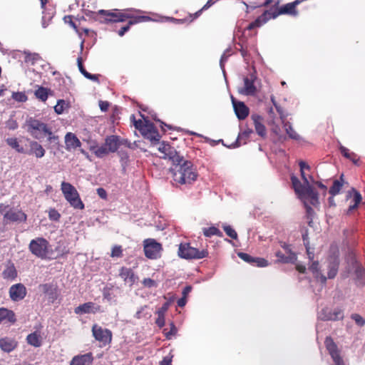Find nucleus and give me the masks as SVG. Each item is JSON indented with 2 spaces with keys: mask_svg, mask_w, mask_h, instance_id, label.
<instances>
[{
  "mask_svg": "<svg viewBox=\"0 0 365 365\" xmlns=\"http://www.w3.org/2000/svg\"><path fill=\"white\" fill-rule=\"evenodd\" d=\"M284 127L287 134L289 135L290 138L294 140H298L299 138V135L294 130V128H292V125L289 123H285Z\"/></svg>",
  "mask_w": 365,
  "mask_h": 365,
  "instance_id": "79ce46f5",
  "label": "nucleus"
},
{
  "mask_svg": "<svg viewBox=\"0 0 365 365\" xmlns=\"http://www.w3.org/2000/svg\"><path fill=\"white\" fill-rule=\"evenodd\" d=\"M324 344L335 365H345L340 355V351L331 336L326 337Z\"/></svg>",
  "mask_w": 365,
  "mask_h": 365,
  "instance_id": "9d476101",
  "label": "nucleus"
},
{
  "mask_svg": "<svg viewBox=\"0 0 365 365\" xmlns=\"http://www.w3.org/2000/svg\"><path fill=\"white\" fill-rule=\"evenodd\" d=\"M48 218L51 221H59L61 218V214L55 208H50L48 212Z\"/></svg>",
  "mask_w": 365,
  "mask_h": 365,
  "instance_id": "49530a36",
  "label": "nucleus"
},
{
  "mask_svg": "<svg viewBox=\"0 0 365 365\" xmlns=\"http://www.w3.org/2000/svg\"><path fill=\"white\" fill-rule=\"evenodd\" d=\"M257 88L254 84V80L248 77L244 78V87L239 90V92L246 96H253L255 94Z\"/></svg>",
  "mask_w": 365,
  "mask_h": 365,
  "instance_id": "b1692460",
  "label": "nucleus"
},
{
  "mask_svg": "<svg viewBox=\"0 0 365 365\" xmlns=\"http://www.w3.org/2000/svg\"><path fill=\"white\" fill-rule=\"evenodd\" d=\"M78 67L80 72L88 79H90L95 82H99L98 77L100 75L91 74L88 73L83 65L82 58L80 56L77 58Z\"/></svg>",
  "mask_w": 365,
  "mask_h": 365,
  "instance_id": "c85d7f7f",
  "label": "nucleus"
},
{
  "mask_svg": "<svg viewBox=\"0 0 365 365\" xmlns=\"http://www.w3.org/2000/svg\"><path fill=\"white\" fill-rule=\"evenodd\" d=\"M178 255L180 258L191 259H203L208 256V252L204 249L199 250L195 247L190 246V243H180L178 247Z\"/></svg>",
  "mask_w": 365,
  "mask_h": 365,
  "instance_id": "423d86ee",
  "label": "nucleus"
},
{
  "mask_svg": "<svg viewBox=\"0 0 365 365\" xmlns=\"http://www.w3.org/2000/svg\"><path fill=\"white\" fill-rule=\"evenodd\" d=\"M91 150L99 158H103L110 153L105 144L101 146H92Z\"/></svg>",
  "mask_w": 365,
  "mask_h": 365,
  "instance_id": "f704fd0d",
  "label": "nucleus"
},
{
  "mask_svg": "<svg viewBox=\"0 0 365 365\" xmlns=\"http://www.w3.org/2000/svg\"><path fill=\"white\" fill-rule=\"evenodd\" d=\"M43 293L48 297L50 302L53 303L58 297V290L56 285L52 284H43L39 286Z\"/></svg>",
  "mask_w": 365,
  "mask_h": 365,
  "instance_id": "f3484780",
  "label": "nucleus"
},
{
  "mask_svg": "<svg viewBox=\"0 0 365 365\" xmlns=\"http://www.w3.org/2000/svg\"><path fill=\"white\" fill-rule=\"evenodd\" d=\"M309 269L313 274L317 276L319 274V262L317 261L313 262Z\"/></svg>",
  "mask_w": 365,
  "mask_h": 365,
  "instance_id": "052dcab7",
  "label": "nucleus"
},
{
  "mask_svg": "<svg viewBox=\"0 0 365 365\" xmlns=\"http://www.w3.org/2000/svg\"><path fill=\"white\" fill-rule=\"evenodd\" d=\"M24 61L26 63H30L31 65H34L36 63H37L38 61L41 59V57L38 53H29V52H24Z\"/></svg>",
  "mask_w": 365,
  "mask_h": 365,
  "instance_id": "58836bf2",
  "label": "nucleus"
},
{
  "mask_svg": "<svg viewBox=\"0 0 365 365\" xmlns=\"http://www.w3.org/2000/svg\"><path fill=\"white\" fill-rule=\"evenodd\" d=\"M8 145L14 149L19 153H24V148L19 144V142L16 138H8L6 140Z\"/></svg>",
  "mask_w": 365,
  "mask_h": 365,
  "instance_id": "72a5a7b5",
  "label": "nucleus"
},
{
  "mask_svg": "<svg viewBox=\"0 0 365 365\" xmlns=\"http://www.w3.org/2000/svg\"><path fill=\"white\" fill-rule=\"evenodd\" d=\"M341 187H342V183L340 182L339 180H336L334 181L332 186L329 189V193L332 196H334L339 192Z\"/></svg>",
  "mask_w": 365,
  "mask_h": 365,
  "instance_id": "a18cd8bd",
  "label": "nucleus"
},
{
  "mask_svg": "<svg viewBox=\"0 0 365 365\" xmlns=\"http://www.w3.org/2000/svg\"><path fill=\"white\" fill-rule=\"evenodd\" d=\"M27 343L34 347L41 346V337L38 331L29 334L26 337Z\"/></svg>",
  "mask_w": 365,
  "mask_h": 365,
  "instance_id": "7c9ffc66",
  "label": "nucleus"
},
{
  "mask_svg": "<svg viewBox=\"0 0 365 365\" xmlns=\"http://www.w3.org/2000/svg\"><path fill=\"white\" fill-rule=\"evenodd\" d=\"M203 234L205 236L207 237H210L212 236L216 235L218 237H222V232L217 227L212 226L210 227L203 228Z\"/></svg>",
  "mask_w": 365,
  "mask_h": 365,
  "instance_id": "ea45409f",
  "label": "nucleus"
},
{
  "mask_svg": "<svg viewBox=\"0 0 365 365\" xmlns=\"http://www.w3.org/2000/svg\"><path fill=\"white\" fill-rule=\"evenodd\" d=\"M251 119L253 121L257 133L262 138H265L267 135V129L263 123V118L259 115L252 114Z\"/></svg>",
  "mask_w": 365,
  "mask_h": 365,
  "instance_id": "aec40b11",
  "label": "nucleus"
},
{
  "mask_svg": "<svg viewBox=\"0 0 365 365\" xmlns=\"http://www.w3.org/2000/svg\"><path fill=\"white\" fill-rule=\"evenodd\" d=\"M123 256V248L120 245H115L111 250L110 257H121Z\"/></svg>",
  "mask_w": 365,
  "mask_h": 365,
  "instance_id": "de8ad7c7",
  "label": "nucleus"
},
{
  "mask_svg": "<svg viewBox=\"0 0 365 365\" xmlns=\"http://www.w3.org/2000/svg\"><path fill=\"white\" fill-rule=\"evenodd\" d=\"M158 318L155 321V324L159 327H163L164 325H165V317H164V314L162 311H158Z\"/></svg>",
  "mask_w": 365,
  "mask_h": 365,
  "instance_id": "6e6d98bb",
  "label": "nucleus"
},
{
  "mask_svg": "<svg viewBox=\"0 0 365 365\" xmlns=\"http://www.w3.org/2000/svg\"><path fill=\"white\" fill-rule=\"evenodd\" d=\"M142 135L150 140L151 142H158L160 139V135L153 123L150 120L147 122V124L144 125V128L140 131Z\"/></svg>",
  "mask_w": 365,
  "mask_h": 365,
  "instance_id": "f8f14e48",
  "label": "nucleus"
},
{
  "mask_svg": "<svg viewBox=\"0 0 365 365\" xmlns=\"http://www.w3.org/2000/svg\"><path fill=\"white\" fill-rule=\"evenodd\" d=\"M99 14L105 16V22H124L126 20H129L127 25L123 26L118 31L120 36H123L126 31L130 29V26L133 24H136L141 22H145L151 20V18L148 16H135L133 10H126L125 11H113L107 10H99L98 12Z\"/></svg>",
  "mask_w": 365,
  "mask_h": 365,
  "instance_id": "f03ea898",
  "label": "nucleus"
},
{
  "mask_svg": "<svg viewBox=\"0 0 365 365\" xmlns=\"http://www.w3.org/2000/svg\"><path fill=\"white\" fill-rule=\"evenodd\" d=\"M275 256L277 257V261L282 263H293L297 260L294 253L285 256L281 251H277L275 252Z\"/></svg>",
  "mask_w": 365,
  "mask_h": 365,
  "instance_id": "2f4dec72",
  "label": "nucleus"
},
{
  "mask_svg": "<svg viewBox=\"0 0 365 365\" xmlns=\"http://www.w3.org/2000/svg\"><path fill=\"white\" fill-rule=\"evenodd\" d=\"M47 137V140L48 142L51 143V142H55L56 140H58V135H55L52 130H51V134H46V136Z\"/></svg>",
  "mask_w": 365,
  "mask_h": 365,
  "instance_id": "0e129e2a",
  "label": "nucleus"
},
{
  "mask_svg": "<svg viewBox=\"0 0 365 365\" xmlns=\"http://www.w3.org/2000/svg\"><path fill=\"white\" fill-rule=\"evenodd\" d=\"M304 206L306 208V212L308 215V217L310 218V221L309 222V225H311L312 223V216L314 213V210L312 208L310 205H309L307 202H304Z\"/></svg>",
  "mask_w": 365,
  "mask_h": 365,
  "instance_id": "bf43d9fd",
  "label": "nucleus"
},
{
  "mask_svg": "<svg viewBox=\"0 0 365 365\" xmlns=\"http://www.w3.org/2000/svg\"><path fill=\"white\" fill-rule=\"evenodd\" d=\"M65 143L66 150L76 149L81 147V143L76 135L72 133H66L65 136Z\"/></svg>",
  "mask_w": 365,
  "mask_h": 365,
  "instance_id": "393cba45",
  "label": "nucleus"
},
{
  "mask_svg": "<svg viewBox=\"0 0 365 365\" xmlns=\"http://www.w3.org/2000/svg\"><path fill=\"white\" fill-rule=\"evenodd\" d=\"M299 197L304 201V203L307 202L308 204L309 202L314 206L319 204L318 193L310 185L307 186L305 191Z\"/></svg>",
  "mask_w": 365,
  "mask_h": 365,
  "instance_id": "2eb2a0df",
  "label": "nucleus"
},
{
  "mask_svg": "<svg viewBox=\"0 0 365 365\" xmlns=\"http://www.w3.org/2000/svg\"><path fill=\"white\" fill-rule=\"evenodd\" d=\"M142 284L145 287L147 288L156 287L158 285L156 282L150 278L143 279Z\"/></svg>",
  "mask_w": 365,
  "mask_h": 365,
  "instance_id": "5fc2aeb1",
  "label": "nucleus"
},
{
  "mask_svg": "<svg viewBox=\"0 0 365 365\" xmlns=\"http://www.w3.org/2000/svg\"><path fill=\"white\" fill-rule=\"evenodd\" d=\"M351 319H354L355 321V322L359 325V326H364L365 324V320L363 319L362 317H361L359 314H354L351 315Z\"/></svg>",
  "mask_w": 365,
  "mask_h": 365,
  "instance_id": "13d9d810",
  "label": "nucleus"
},
{
  "mask_svg": "<svg viewBox=\"0 0 365 365\" xmlns=\"http://www.w3.org/2000/svg\"><path fill=\"white\" fill-rule=\"evenodd\" d=\"M158 150L161 153L160 158L168 160L174 165L170 170L173 179L177 185H191L197 180L198 173L192 163L185 160L169 143L162 142Z\"/></svg>",
  "mask_w": 365,
  "mask_h": 365,
  "instance_id": "f257e3e1",
  "label": "nucleus"
},
{
  "mask_svg": "<svg viewBox=\"0 0 365 365\" xmlns=\"http://www.w3.org/2000/svg\"><path fill=\"white\" fill-rule=\"evenodd\" d=\"M340 152L341 155L346 158L351 160L354 164H356L358 162V158L356 155L354 153L350 152V150L345 148L344 146H340L339 148Z\"/></svg>",
  "mask_w": 365,
  "mask_h": 365,
  "instance_id": "e433bc0d",
  "label": "nucleus"
},
{
  "mask_svg": "<svg viewBox=\"0 0 365 365\" xmlns=\"http://www.w3.org/2000/svg\"><path fill=\"white\" fill-rule=\"evenodd\" d=\"M191 290H192L191 286H186L185 287H184L182 292V297H187V296L189 294V293L191 292Z\"/></svg>",
  "mask_w": 365,
  "mask_h": 365,
  "instance_id": "774afa93",
  "label": "nucleus"
},
{
  "mask_svg": "<svg viewBox=\"0 0 365 365\" xmlns=\"http://www.w3.org/2000/svg\"><path fill=\"white\" fill-rule=\"evenodd\" d=\"M101 307L100 305H97L92 302H88L76 307L74 309V313L78 315L84 314H96L101 312Z\"/></svg>",
  "mask_w": 365,
  "mask_h": 365,
  "instance_id": "4468645a",
  "label": "nucleus"
},
{
  "mask_svg": "<svg viewBox=\"0 0 365 365\" xmlns=\"http://www.w3.org/2000/svg\"><path fill=\"white\" fill-rule=\"evenodd\" d=\"M66 102L64 100H58L57 102V104L54 106V110L57 114H61L63 113L65 107H66Z\"/></svg>",
  "mask_w": 365,
  "mask_h": 365,
  "instance_id": "09e8293b",
  "label": "nucleus"
},
{
  "mask_svg": "<svg viewBox=\"0 0 365 365\" xmlns=\"http://www.w3.org/2000/svg\"><path fill=\"white\" fill-rule=\"evenodd\" d=\"M4 279H14L17 277V271L14 264L8 266L2 272Z\"/></svg>",
  "mask_w": 365,
  "mask_h": 365,
  "instance_id": "c9c22d12",
  "label": "nucleus"
},
{
  "mask_svg": "<svg viewBox=\"0 0 365 365\" xmlns=\"http://www.w3.org/2000/svg\"><path fill=\"white\" fill-rule=\"evenodd\" d=\"M18 123L14 118H9L6 122V127L10 130H14L18 128Z\"/></svg>",
  "mask_w": 365,
  "mask_h": 365,
  "instance_id": "864d4df0",
  "label": "nucleus"
},
{
  "mask_svg": "<svg viewBox=\"0 0 365 365\" xmlns=\"http://www.w3.org/2000/svg\"><path fill=\"white\" fill-rule=\"evenodd\" d=\"M9 297L14 302L22 300L26 295L27 291L26 287L21 284L18 283L12 285L9 288Z\"/></svg>",
  "mask_w": 365,
  "mask_h": 365,
  "instance_id": "ddd939ff",
  "label": "nucleus"
},
{
  "mask_svg": "<svg viewBox=\"0 0 365 365\" xmlns=\"http://www.w3.org/2000/svg\"><path fill=\"white\" fill-rule=\"evenodd\" d=\"M281 247L284 250L287 254L291 255L293 253L291 250L290 245L287 244L286 242H281Z\"/></svg>",
  "mask_w": 365,
  "mask_h": 365,
  "instance_id": "69168bd1",
  "label": "nucleus"
},
{
  "mask_svg": "<svg viewBox=\"0 0 365 365\" xmlns=\"http://www.w3.org/2000/svg\"><path fill=\"white\" fill-rule=\"evenodd\" d=\"M230 52V49H227L221 56L220 63L222 68H224L225 63L227 61L228 57L231 55Z\"/></svg>",
  "mask_w": 365,
  "mask_h": 365,
  "instance_id": "4d7b16f0",
  "label": "nucleus"
},
{
  "mask_svg": "<svg viewBox=\"0 0 365 365\" xmlns=\"http://www.w3.org/2000/svg\"><path fill=\"white\" fill-rule=\"evenodd\" d=\"M0 213L3 215V222L6 225L11 222H26L27 215L21 210L10 207L9 205L0 204Z\"/></svg>",
  "mask_w": 365,
  "mask_h": 365,
  "instance_id": "20e7f679",
  "label": "nucleus"
},
{
  "mask_svg": "<svg viewBox=\"0 0 365 365\" xmlns=\"http://www.w3.org/2000/svg\"><path fill=\"white\" fill-rule=\"evenodd\" d=\"M354 195H353V201L354 205H350L348 210V212H351L352 210L356 209L358 207L359 204L361 202L362 197L361 195L354 188H352L351 190Z\"/></svg>",
  "mask_w": 365,
  "mask_h": 365,
  "instance_id": "4c0bfd02",
  "label": "nucleus"
},
{
  "mask_svg": "<svg viewBox=\"0 0 365 365\" xmlns=\"http://www.w3.org/2000/svg\"><path fill=\"white\" fill-rule=\"evenodd\" d=\"M252 133L253 130L251 128H247L240 132L238 134L234 147H239L242 145L246 144Z\"/></svg>",
  "mask_w": 365,
  "mask_h": 365,
  "instance_id": "bb28decb",
  "label": "nucleus"
},
{
  "mask_svg": "<svg viewBox=\"0 0 365 365\" xmlns=\"http://www.w3.org/2000/svg\"><path fill=\"white\" fill-rule=\"evenodd\" d=\"M48 89L42 86L38 88L35 91L36 97L43 102H45L48 96Z\"/></svg>",
  "mask_w": 365,
  "mask_h": 365,
  "instance_id": "a19ab883",
  "label": "nucleus"
},
{
  "mask_svg": "<svg viewBox=\"0 0 365 365\" xmlns=\"http://www.w3.org/2000/svg\"><path fill=\"white\" fill-rule=\"evenodd\" d=\"M92 334L95 339L101 343V346H106L112 341V331L108 329H103L101 327L94 324L92 327Z\"/></svg>",
  "mask_w": 365,
  "mask_h": 365,
  "instance_id": "1a4fd4ad",
  "label": "nucleus"
},
{
  "mask_svg": "<svg viewBox=\"0 0 365 365\" xmlns=\"http://www.w3.org/2000/svg\"><path fill=\"white\" fill-rule=\"evenodd\" d=\"M344 317L343 312L340 309H335L333 312H329L328 315L322 317L321 318L323 320H331L336 321L339 319H341Z\"/></svg>",
  "mask_w": 365,
  "mask_h": 365,
  "instance_id": "473e14b6",
  "label": "nucleus"
},
{
  "mask_svg": "<svg viewBox=\"0 0 365 365\" xmlns=\"http://www.w3.org/2000/svg\"><path fill=\"white\" fill-rule=\"evenodd\" d=\"M140 115L144 118L143 121L142 120H136L134 115L130 116V120L133 121L135 128L140 132L144 128V125L147 124V122L149 121L148 120L145 119L143 115L140 114Z\"/></svg>",
  "mask_w": 365,
  "mask_h": 365,
  "instance_id": "37998d69",
  "label": "nucleus"
},
{
  "mask_svg": "<svg viewBox=\"0 0 365 365\" xmlns=\"http://www.w3.org/2000/svg\"><path fill=\"white\" fill-rule=\"evenodd\" d=\"M238 256L245 262H247L252 264H255L259 267H264L268 265L267 261L264 258L253 257L251 255L245 252L238 253Z\"/></svg>",
  "mask_w": 365,
  "mask_h": 365,
  "instance_id": "412c9836",
  "label": "nucleus"
},
{
  "mask_svg": "<svg viewBox=\"0 0 365 365\" xmlns=\"http://www.w3.org/2000/svg\"><path fill=\"white\" fill-rule=\"evenodd\" d=\"M16 322V317L13 310L5 307L0 308V324H14Z\"/></svg>",
  "mask_w": 365,
  "mask_h": 365,
  "instance_id": "a211bd4d",
  "label": "nucleus"
},
{
  "mask_svg": "<svg viewBox=\"0 0 365 365\" xmlns=\"http://www.w3.org/2000/svg\"><path fill=\"white\" fill-rule=\"evenodd\" d=\"M172 359L170 356H165L163 359L160 362L159 365H170Z\"/></svg>",
  "mask_w": 365,
  "mask_h": 365,
  "instance_id": "338daca9",
  "label": "nucleus"
},
{
  "mask_svg": "<svg viewBox=\"0 0 365 365\" xmlns=\"http://www.w3.org/2000/svg\"><path fill=\"white\" fill-rule=\"evenodd\" d=\"M61 191L65 199L73 207L79 210L84 209V204L81 200L79 194L73 185L69 182H62Z\"/></svg>",
  "mask_w": 365,
  "mask_h": 365,
  "instance_id": "39448f33",
  "label": "nucleus"
},
{
  "mask_svg": "<svg viewBox=\"0 0 365 365\" xmlns=\"http://www.w3.org/2000/svg\"><path fill=\"white\" fill-rule=\"evenodd\" d=\"M223 230H225L227 235H228L232 239L236 240L237 238V234L236 231L231 227L230 225L223 226Z\"/></svg>",
  "mask_w": 365,
  "mask_h": 365,
  "instance_id": "3c124183",
  "label": "nucleus"
},
{
  "mask_svg": "<svg viewBox=\"0 0 365 365\" xmlns=\"http://www.w3.org/2000/svg\"><path fill=\"white\" fill-rule=\"evenodd\" d=\"M232 103L234 106V110L235 112V114L238 119L240 120H244L245 119L248 115H249V108L248 107L241 101L236 102L232 98Z\"/></svg>",
  "mask_w": 365,
  "mask_h": 365,
  "instance_id": "4be33fe9",
  "label": "nucleus"
},
{
  "mask_svg": "<svg viewBox=\"0 0 365 365\" xmlns=\"http://www.w3.org/2000/svg\"><path fill=\"white\" fill-rule=\"evenodd\" d=\"M110 153H115L121 145L130 147V142L125 139H120V136L115 135H108L105 139L104 143Z\"/></svg>",
  "mask_w": 365,
  "mask_h": 365,
  "instance_id": "9b49d317",
  "label": "nucleus"
},
{
  "mask_svg": "<svg viewBox=\"0 0 365 365\" xmlns=\"http://www.w3.org/2000/svg\"><path fill=\"white\" fill-rule=\"evenodd\" d=\"M12 98L18 102H25L27 100V96L23 92H14L12 93Z\"/></svg>",
  "mask_w": 365,
  "mask_h": 365,
  "instance_id": "603ef678",
  "label": "nucleus"
},
{
  "mask_svg": "<svg viewBox=\"0 0 365 365\" xmlns=\"http://www.w3.org/2000/svg\"><path fill=\"white\" fill-rule=\"evenodd\" d=\"M119 277L123 280L125 284H128L130 286L133 285L136 280L138 279L134 271L131 268L122 267L119 269Z\"/></svg>",
  "mask_w": 365,
  "mask_h": 365,
  "instance_id": "dca6fc26",
  "label": "nucleus"
},
{
  "mask_svg": "<svg viewBox=\"0 0 365 365\" xmlns=\"http://www.w3.org/2000/svg\"><path fill=\"white\" fill-rule=\"evenodd\" d=\"M216 1L217 0H208L201 9H200L193 14V19L197 18L201 14L202 10L207 9L211 6H212Z\"/></svg>",
  "mask_w": 365,
  "mask_h": 365,
  "instance_id": "8fccbe9b",
  "label": "nucleus"
},
{
  "mask_svg": "<svg viewBox=\"0 0 365 365\" xmlns=\"http://www.w3.org/2000/svg\"><path fill=\"white\" fill-rule=\"evenodd\" d=\"M97 194L102 199H106L107 197V192L106 190L103 187H99L97 189Z\"/></svg>",
  "mask_w": 365,
  "mask_h": 365,
  "instance_id": "e2e57ef3",
  "label": "nucleus"
},
{
  "mask_svg": "<svg viewBox=\"0 0 365 365\" xmlns=\"http://www.w3.org/2000/svg\"><path fill=\"white\" fill-rule=\"evenodd\" d=\"M110 106V103L108 101H100L99 107L102 111H107Z\"/></svg>",
  "mask_w": 365,
  "mask_h": 365,
  "instance_id": "680f3d73",
  "label": "nucleus"
},
{
  "mask_svg": "<svg viewBox=\"0 0 365 365\" xmlns=\"http://www.w3.org/2000/svg\"><path fill=\"white\" fill-rule=\"evenodd\" d=\"M291 181L295 192L298 195V196L302 195L307 189V185L304 183L302 184L299 180L294 175L291 177Z\"/></svg>",
  "mask_w": 365,
  "mask_h": 365,
  "instance_id": "c756f323",
  "label": "nucleus"
},
{
  "mask_svg": "<svg viewBox=\"0 0 365 365\" xmlns=\"http://www.w3.org/2000/svg\"><path fill=\"white\" fill-rule=\"evenodd\" d=\"M18 346L16 339L10 337H3L0 339V348L2 351L9 353L14 351Z\"/></svg>",
  "mask_w": 365,
  "mask_h": 365,
  "instance_id": "5701e85b",
  "label": "nucleus"
},
{
  "mask_svg": "<svg viewBox=\"0 0 365 365\" xmlns=\"http://www.w3.org/2000/svg\"><path fill=\"white\" fill-rule=\"evenodd\" d=\"M339 268V264L336 262H333L329 263V271L327 273L328 278L333 279L337 274Z\"/></svg>",
  "mask_w": 365,
  "mask_h": 365,
  "instance_id": "c03bdc74",
  "label": "nucleus"
},
{
  "mask_svg": "<svg viewBox=\"0 0 365 365\" xmlns=\"http://www.w3.org/2000/svg\"><path fill=\"white\" fill-rule=\"evenodd\" d=\"M48 247L49 242L43 237L31 240L29 245L30 252L41 259H45L47 257Z\"/></svg>",
  "mask_w": 365,
  "mask_h": 365,
  "instance_id": "0eeeda50",
  "label": "nucleus"
},
{
  "mask_svg": "<svg viewBox=\"0 0 365 365\" xmlns=\"http://www.w3.org/2000/svg\"><path fill=\"white\" fill-rule=\"evenodd\" d=\"M270 1V0H244L242 3L246 6V11L248 12V9H255L258 7L267 6Z\"/></svg>",
  "mask_w": 365,
  "mask_h": 365,
  "instance_id": "cd10ccee",
  "label": "nucleus"
},
{
  "mask_svg": "<svg viewBox=\"0 0 365 365\" xmlns=\"http://www.w3.org/2000/svg\"><path fill=\"white\" fill-rule=\"evenodd\" d=\"M143 250L146 257L155 259L160 257L163 247L162 245L155 240L148 238L143 241Z\"/></svg>",
  "mask_w": 365,
  "mask_h": 365,
  "instance_id": "6e6552de",
  "label": "nucleus"
},
{
  "mask_svg": "<svg viewBox=\"0 0 365 365\" xmlns=\"http://www.w3.org/2000/svg\"><path fill=\"white\" fill-rule=\"evenodd\" d=\"M46 150L43 146L37 141H31L30 143V150L29 154L34 155L37 158H41L44 156Z\"/></svg>",
  "mask_w": 365,
  "mask_h": 365,
  "instance_id": "a878e982",
  "label": "nucleus"
},
{
  "mask_svg": "<svg viewBox=\"0 0 365 365\" xmlns=\"http://www.w3.org/2000/svg\"><path fill=\"white\" fill-rule=\"evenodd\" d=\"M93 361V354L88 352L84 354L74 356L71 360L69 365H91Z\"/></svg>",
  "mask_w": 365,
  "mask_h": 365,
  "instance_id": "6ab92c4d",
  "label": "nucleus"
},
{
  "mask_svg": "<svg viewBox=\"0 0 365 365\" xmlns=\"http://www.w3.org/2000/svg\"><path fill=\"white\" fill-rule=\"evenodd\" d=\"M27 132L35 139L41 140L51 134V128L46 123L34 118H28L25 123Z\"/></svg>",
  "mask_w": 365,
  "mask_h": 365,
  "instance_id": "7ed1b4c3",
  "label": "nucleus"
}]
</instances>
